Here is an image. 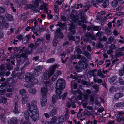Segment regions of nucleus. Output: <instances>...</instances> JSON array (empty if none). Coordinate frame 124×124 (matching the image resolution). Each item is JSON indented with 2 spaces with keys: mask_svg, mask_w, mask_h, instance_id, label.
<instances>
[{
  "mask_svg": "<svg viewBox=\"0 0 124 124\" xmlns=\"http://www.w3.org/2000/svg\"><path fill=\"white\" fill-rule=\"evenodd\" d=\"M75 49L76 52L78 53H82V51L79 48L78 46H77Z\"/></svg>",
  "mask_w": 124,
  "mask_h": 124,
  "instance_id": "nucleus-58",
  "label": "nucleus"
},
{
  "mask_svg": "<svg viewBox=\"0 0 124 124\" xmlns=\"http://www.w3.org/2000/svg\"><path fill=\"white\" fill-rule=\"evenodd\" d=\"M123 94L122 93H116L114 96L115 99L117 100L123 96Z\"/></svg>",
  "mask_w": 124,
  "mask_h": 124,
  "instance_id": "nucleus-20",
  "label": "nucleus"
},
{
  "mask_svg": "<svg viewBox=\"0 0 124 124\" xmlns=\"http://www.w3.org/2000/svg\"><path fill=\"white\" fill-rule=\"evenodd\" d=\"M118 89V87H116L115 86H113L110 88L109 91L111 92H114L116 91Z\"/></svg>",
  "mask_w": 124,
  "mask_h": 124,
  "instance_id": "nucleus-35",
  "label": "nucleus"
},
{
  "mask_svg": "<svg viewBox=\"0 0 124 124\" xmlns=\"http://www.w3.org/2000/svg\"><path fill=\"white\" fill-rule=\"evenodd\" d=\"M103 1V0H92V2L93 5H95V4L102 2Z\"/></svg>",
  "mask_w": 124,
  "mask_h": 124,
  "instance_id": "nucleus-27",
  "label": "nucleus"
},
{
  "mask_svg": "<svg viewBox=\"0 0 124 124\" xmlns=\"http://www.w3.org/2000/svg\"><path fill=\"white\" fill-rule=\"evenodd\" d=\"M26 90L24 89H22L20 91V93L21 94H23L26 93Z\"/></svg>",
  "mask_w": 124,
  "mask_h": 124,
  "instance_id": "nucleus-59",
  "label": "nucleus"
},
{
  "mask_svg": "<svg viewBox=\"0 0 124 124\" xmlns=\"http://www.w3.org/2000/svg\"><path fill=\"white\" fill-rule=\"evenodd\" d=\"M77 93L79 94V95L78 96V100H81L82 98V97L81 95L82 94V93L79 90H78L77 91Z\"/></svg>",
  "mask_w": 124,
  "mask_h": 124,
  "instance_id": "nucleus-41",
  "label": "nucleus"
},
{
  "mask_svg": "<svg viewBox=\"0 0 124 124\" xmlns=\"http://www.w3.org/2000/svg\"><path fill=\"white\" fill-rule=\"evenodd\" d=\"M81 67L80 68L78 66H77L75 67L76 70H77V71L78 72H80L81 71Z\"/></svg>",
  "mask_w": 124,
  "mask_h": 124,
  "instance_id": "nucleus-53",
  "label": "nucleus"
},
{
  "mask_svg": "<svg viewBox=\"0 0 124 124\" xmlns=\"http://www.w3.org/2000/svg\"><path fill=\"white\" fill-rule=\"evenodd\" d=\"M70 18L73 21L77 23L80 26H82L84 29H86V26L85 25H83V23L85 22V18L84 17H81L80 20L78 16H75L73 14H72L70 15Z\"/></svg>",
  "mask_w": 124,
  "mask_h": 124,
  "instance_id": "nucleus-2",
  "label": "nucleus"
},
{
  "mask_svg": "<svg viewBox=\"0 0 124 124\" xmlns=\"http://www.w3.org/2000/svg\"><path fill=\"white\" fill-rule=\"evenodd\" d=\"M93 88L95 90V91L97 92L98 91L99 88V86L96 85H94L93 86Z\"/></svg>",
  "mask_w": 124,
  "mask_h": 124,
  "instance_id": "nucleus-61",
  "label": "nucleus"
},
{
  "mask_svg": "<svg viewBox=\"0 0 124 124\" xmlns=\"http://www.w3.org/2000/svg\"><path fill=\"white\" fill-rule=\"evenodd\" d=\"M0 18L2 20V23L3 26L7 28L9 26V24L3 16L1 15Z\"/></svg>",
  "mask_w": 124,
  "mask_h": 124,
  "instance_id": "nucleus-11",
  "label": "nucleus"
},
{
  "mask_svg": "<svg viewBox=\"0 0 124 124\" xmlns=\"http://www.w3.org/2000/svg\"><path fill=\"white\" fill-rule=\"evenodd\" d=\"M85 57H83L81 59V60L82 61H79V65L81 68L83 69H86L88 66L87 64L83 61L82 59L85 60Z\"/></svg>",
  "mask_w": 124,
  "mask_h": 124,
  "instance_id": "nucleus-8",
  "label": "nucleus"
},
{
  "mask_svg": "<svg viewBox=\"0 0 124 124\" xmlns=\"http://www.w3.org/2000/svg\"><path fill=\"white\" fill-rule=\"evenodd\" d=\"M117 51H121V52H123V51H124V46L121 48L118 49Z\"/></svg>",
  "mask_w": 124,
  "mask_h": 124,
  "instance_id": "nucleus-64",
  "label": "nucleus"
},
{
  "mask_svg": "<svg viewBox=\"0 0 124 124\" xmlns=\"http://www.w3.org/2000/svg\"><path fill=\"white\" fill-rule=\"evenodd\" d=\"M80 6V8H82V5L81 4H75L74 6V8L75 9H78L79 8V7Z\"/></svg>",
  "mask_w": 124,
  "mask_h": 124,
  "instance_id": "nucleus-40",
  "label": "nucleus"
},
{
  "mask_svg": "<svg viewBox=\"0 0 124 124\" xmlns=\"http://www.w3.org/2000/svg\"><path fill=\"white\" fill-rule=\"evenodd\" d=\"M32 75L30 73H28L26 74L25 79L26 81L28 82V85H27L28 87L32 86L33 85L37 84L38 82V80L36 78L31 79Z\"/></svg>",
  "mask_w": 124,
  "mask_h": 124,
  "instance_id": "nucleus-3",
  "label": "nucleus"
},
{
  "mask_svg": "<svg viewBox=\"0 0 124 124\" xmlns=\"http://www.w3.org/2000/svg\"><path fill=\"white\" fill-rule=\"evenodd\" d=\"M122 116L117 115V121L120 122L122 121Z\"/></svg>",
  "mask_w": 124,
  "mask_h": 124,
  "instance_id": "nucleus-47",
  "label": "nucleus"
},
{
  "mask_svg": "<svg viewBox=\"0 0 124 124\" xmlns=\"http://www.w3.org/2000/svg\"><path fill=\"white\" fill-rule=\"evenodd\" d=\"M112 6L113 7H116L117 6L118 2L117 0H114L112 3Z\"/></svg>",
  "mask_w": 124,
  "mask_h": 124,
  "instance_id": "nucleus-29",
  "label": "nucleus"
},
{
  "mask_svg": "<svg viewBox=\"0 0 124 124\" xmlns=\"http://www.w3.org/2000/svg\"><path fill=\"white\" fill-rule=\"evenodd\" d=\"M0 118L1 121L3 122H5L6 121V117L4 114H1L0 115Z\"/></svg>",
  "mask_w": 124,
  "mask_h": 124,
  "instance_id": "nucleus-26",
  "label": "nucleus"
},
{
  "mask_svg": "<svg viewBox=\"0 0 124 124\" xmlns=\"http://www.w3.org/2000/svg\"><path fill=\"white\" fill-rule=\"evenodd\" d=\"M55 61V59L52 58L47 60L46 61V62L48 63H51L54 62Z\"/></svg>",
  "mask_w": 124,
  "mask_h": 124,
  "instance_id": "nucleus-38",
  "label": "nucleus"
},
{
  "mask_svg": "<svg viewBox=\"0 0 124 124\" xmlns=\"http://www.w3.org/2000/svg\"><path fill=\"white\" fill-rule=\"evenodd\" d=\"M57 64H54L51 66L49 69V71L53 75L56 69L58 67Z\"/></svg>",
  "mask_w": 124,
  "mask_h": 124,
  "instance_id": "nucleus-10",
  "label": "nucleus"
},
{
  "mask_svg": "<svg viewBox=\"0 0 124 124\" xmlns=\"http://www.w3.org/2000/svg\"><path fill=\"white\" fill-rule=\"evenodd\" d=\"M28 14V13L27 12H26L22 14L20 16V18H24V17Z\"/></svg>",
  "mask_w": 124,
  "mask_h": 124,
  "instance_id": "nucleus-56",
  "label": "nucleus"
},
{
  "mask_svg": "<svg viewBox=\"0 0 124 124\" xmlns=\"http://www.w3.org/2000/svg\"><path fill=\"white\" fill-rule=\"evenodd\" d=\"M48 4L47 3H44L42 5L40 6V9L41 10L44 9V12L45 13L46 12V13L48 14Z\"/></svg>",
  "mask_w": 124,
  "mask_h": 124,
  "instance_id": "nucleus-12",
  "label": "nucleus"
},
{
  "mask_svg": "<svg viewBox=\"0 0 124 124\" xmlns=\"http://www.w3.org/2000/svg\"><path fill=\"white\" fill-rule=\"evenodd\" d=\"M64 116L65 118V119L67 120L69 118V110L67 108L66 109L65 111V112Z\"/></svg>",
  "mask_w": 124,
  "mask_h": 124,
  "instance_id": "nucleus-25",
  "label": "nucleus"
},
{
  "mask_svg": "<svg viewBox=\"0 0 124 124\" xmlns=\"http://www.w3.org/2000/svg\"><path fill=\"white\" fill-rule=\"evenodd\" d=\"M116 48V47L115 45L113 44H111L109 46V50L108 51L107 53L109 54H111L113 52V50Z\"/></svg>",
  "mask_w": 124,
  "mask_h": 124,
  "instance_id": "nucleus-15",
  "label": "nucleus"
},
{
  "mask_svg": "<svg viewBox=\"0 0 124 124\" xmlns=\"http://www.w3.org/2000/svg\"><path fill=\"white\" fill-rule=\"evenodd\" d=\"M98 76L101 77L102 78L104 77V75L102 73V71L100 70H99L98 71Z\"/></svg>",
  "mask_w": 124,
  "mask_h": 124,
  "instance_id": "nucleus-44",
  "label": "nucleus"
},
{
  "mask_svg": "<svg viewBox=\"0 0 124 124\" xmlns=\"http://www.w3.org/2000/svg\"><path fill=\"white\" fill-rule=\"evenodd\" d=\"M4 69V65L2 64L0 66V75H2L3 74H4L3 73V71Z\"/></svg>",
  "mask_w": 124,
  "mask_h": 124,
  "instance_id": "nucleus-28",
  "label": "nucleus"
},
{
  "mask_svg": "<svg viewBox=\"0 0 124 124\" xmlns=\"http://www.w3.org/2000/svg\"><path fill=\"white\" fill-rule=\"evenodd\" d=\"M57 42L58 41L56 39H54L53 41V45L55 46H56L57 44Z\"/></svg>",
  "mask_w": 124,
  "mask_h": 124,
  "instance_id": "nucleus-57",
  "label": "nucleus"
},
{
  "mask_svg": "<svg viewBox=\"0 0 124 124\" xmlns=\"http://www.w3.org/2000/svg\"><path fill=\"white\" fill-rule=\"evenodd\" d=\"M56 96L55 95H54L53 96L52 98V101L53 103H54L56 101Z\"/></svg>",
  "mask_w": 124,
  "mask_h": 124,
  "instance_id": "nucleus-51",
  "label": "nucleus"
},
{
  "mask_svg": "<svg viewBox=\"0 0 124 124\" xmlns=\"http://www.w3.org/2000/svg\"><path fill=\"white\" fill-rule=\"evenodd\" d=\"M29 91L31 93L33 94H35L36 93V90L34 89H30L29 90Z\"/></svg>",
  "mask_w": 124,
  "mask_h": 124,
  "instance_id": "nucleus-46",
  "label": "nucleus"
},
{
  "mask_svg": "<svg viewBox=\"0 0 124 124\" xmlns=\"http://www.w3.org/2000/svg\"><path fill=\"white\" fill-rule=\"evenodd\" d=\"M65 81L64 80L59 79L57 80L56 83V92L58 99H60L61 98L62 90L65 88Z\"/></svg>",
  "mask_w": 124,
  "mask_h": 124,
  "instance_id": "nucleus-1",
  "label": "nucleus"
},
{
  "mask_svg": "<svg viewBox=\"0 0 124 124\" xmlns=\"http://www.w3.org/2000/svg\"><path fill=\"white\" fill-rule=\"evenodd\" d=\"M29 115L32 120L36 121L39 119V113L38 110H29Z\"/></svg>",
  "mask_w": 124,
  "mask_h": 124,
  "instance_id": "nucleus-4",
  "label": "nucleus"
},
{
  "mask_svg": "<svg viewBox=\"0 0 124 124\" xmlns=\"http://www.w3.org/2000/svg\"><path fill=\"white\" fill-rule=\"evenodd\" d=\"M41 92L42 95H46L47 93V90L46 87H43L41 89Z\"/></svg>",
  "mask_w": 124,
  "mask_h": 124,
  "instance_id": "nucleus-21",
  "label": "nucleus"
},
{
  "mask_svg": "<svg viewBox=\"0 0 124 124\" xmlns=\"http://www.w3.org/2000/svg\"><path fill=\"white\" fill-rule=\"evenodd\" d=\"M57 113V108H53V109L50 111V115L51 116L55 115Z\"/></svg>",
  "mask_w": 124,
  "mask_h": 124,
  "instance_id": "nucleus-16",
  "label": "nucleus"
},
{
  "mask_svg": "<svg viewBox=\"0 0 124 124\" xmlns=\"http://www.w3.org/2000/svg\"><path fill=\"white\" fill-rule=\"evenodd\" d=\"M92 27L95 30L99 31L100 29V27L98 26H92Z\"/></svg>",
  "mask_w": 124,
  "mask_h": 124,
  "instance_id": "nucleus-48",
  "label": "nucleus"
},
{
  "mask_svg": "<svg viewBox=\"0 0 124 124\" xmlns=\"http://www.w3.org/2000/svg\"><path fill=\"white\" fill-rule=\"evenodd\" d=\"M52 75L49 70H46L43 73L42 79L43 80H47Z\"/></svg>",
  "mask_w": 124,
  "mask_h": 124,
  "instance_id": "nucleus-7",
  "label": "nucleus"
},
{
  "mask_svg": "<svg viewBox=\"0 0 124 124\" xmlns=\"http://www.w3.org/2000/svg\"><path fill=\"white\" fill-rule=\"evenodd\" d=\"M124 54V53L121 51H117V53L116 54V56L117 57H120L123 56Z\"/></svg>",
  "mask_w": 124,
  "mask_h": 124,
  "instance_id": "nucleus-36",
  "label": "nucleus"
},
{
  "mask_svg": "<svg viewBox=\"0 0 124 124\" xmlns=\"http://www.w3.org/2000/svg\"><path fill=\"white\" fill-rule=\"evenodd\" d=\"M33 74L34 76L36 77L39 76L40 74V73L36 71L35 70Z\"/></svg>",
  "mask_w": 124,
  "mask_h": 124,
  "instance_id": "nucleus-52",
  "label": "nucleus"
},
{
  "mask_svg": "<svg viewBox=\"0 0 124 124\" xmlns=\"http://www.w3.org/2000/svg\"><path fill=\"white\" fill-rule=\"evenodd\" d=\"M119 81L120 85H124V81L123 79L120 78L119 79Z\"/></svg>",
  "mask_w": 124,
  "mask_h": 124,
  "instance_id": "nucleus-49",
  "label": "nucleus"
},
{
  "mask_svg": "<svg viewBox=\"0 0 124 124\" xmlns=\"http://www.w3.org/2000/svg\"><path fill=\"white\" fill-rule=\"evenodd\" d=\"M18 105L17 104H15V107L13 109V111L15 114L18 113H19L17 108Z\"/></svg>",
  "mask_w": 124,
  "mask_h": 124,
  "instance_id": "nucleus-30",
  "label": "nucleus"
},
{
  "mask_svg": "<svg viewBox=\"0 0 124 124\" xmlns=\"http://www.w3.org/2000/svg\"><path fill=\"white\" fill-rule=\"evenodd\" d=\"M5 16L7 20L9 21H12L13 20V17L11 15L8 13L6 14Z\"/></svg>",
  "mask_w": 124,
  "mask_h": 124,
  "instance_id": "nucleus-18",
  "label": "nucleus"
},
{
  "mask_svg": "<svg viewBox=\"0 0 124 124\" xmlns=\"http://www.w3.org/2000/svg\"><path fill=\"white\" fill-rule=\"evenodd\" d=\"M34 48V44H30L28 46L27 49L25 50L24 52L27 54H31L33 52Z\"/></svg>",
  "mask_w": 124,
  "mask_h": 124,
  "instance_id": "nucleus-6",
  "label": "nucleus"
},
{
  "mask_svg": "<svg viewBox=\"0 0 124 124\" xmlns=\"http://www.w3.org/2000/svg\"><path fill=\"white\" fill-rule=\"evenodd\" d=\"M117 76H114L110 78L109 81L110 83H112L114 81L117 79Z\"/></svg>",
  "mask_w": 124,
  "mask_h": 124,
  "instance_id": "nucleus-24",
  "label": "nucleus"
},
{
  "mask_svg": "<svg viewBox=\"0 0 124 124\" xmlns=\"http://www.w3.org/2000/svg\"><path fill=\"white\" fill-rule=\"evenodd\" d=\"M5 9L3 7H0V12L3 13L5 11Z\"/></svg>",
  "mask_w": 124,
  "mask_h": 124,
  "instance_id": "nucleus-63",
  "label": "nucleus"
},
{
  "mask_svg": "<svg viewBox=\"0 0 124 124\" xmlns=\"http://www.w3.org/2000/svg\"><path fill=\"white\" fill-rule=\"evenodd\" d=\"M115 105L118 107H123L124 106V103L123 102H118L115 104Z\"/></svg>",
  "mask_w": 124,
  "mask_h": 124,
  "instance_id": "nucleus-34",
  "label": "nucleus"
},
{
  "mask_svg": "<svg viewBox=\"0 0 124 124\" xmlns=\"http://www.w3.org/2000/svg\"><path fill=\"white\" fill-rule=\"evenodd\" d=\"M37 105V101L34 100L31 102V104L30 103H28L26 104L27 108L29 110H38Z\"/></svg>",
  "mask_w": 124,
  "mask_h": 124,
  "instance_id": "nucleus-5",
  "label": "nucleus"
},
{
  "mask_svg": "<svg viewBox=\"0 0 124 124\" xmlns=\"http://www.w3.org/2000/svg\"><path fill=\"white\" fill-rule=\"evenodd\" d=\"M57 120V118L56 116H53L49 124H55Z\"/></svg>",
  "mask_w": 124,
  "mask_h": 124,
  "instance_id": "nucleus-22",
  "label": "nucleus"
},
{
  "mask_svg": "<svg viewBox=\"0 0 124 124\" xmlns=\"http://www.w3.org/2000/svg\"><path fill=\"white\" fill-rule=\"evenodd\" d=\"M17 39L19 40H21L23 39V36L21 34L17 36Z\"/></svg>",
  "mask_w": 124,
  "mask_h": 124,
  "instance_id": "nucleus-55",
  "label": "nucleus"
},
{
  "mask_svg": "<svg viewBox=\"0 0 124 124\" xmlns=\"http://www.w3.org/2000/svg\"><path fill=\"white\" fill-rule=\"evenodd\" d=\"M7 101V99L6 98H2L1 100L0 101V102H2L4 103H6Z\"/></svg>",
  "mask_w": 124,
  "mask_h": 124,
  "instance_id": "nucleus-50",
  "label": "nucleus"
},
{
  "mask_svg": "<svg viewBox=\"0 0 124 124\" xmlns=\"http://www.w3.org/2000/svg\"><path fill=\"white\" fill-rule=\"evenodd\" d=\"M54 11L57 13H58L59 12V9L58 8V6L57 5H55L54 7Z\"/></svg>",
  "mask_w": 124,
  "mask_h": 124,
  "instance_id": "nucleus-42",
  "label": "nucleus"
},
{
  "mask_svg": "<svg viewBox=\"0 0 124 124\" xmlns=\"http://www.w3.org/2000/svg\"><path fill=\"white\" fill-rule=\"evenodd\" d=\"M109 5V1L108 0L105 1L102 4V6L104 8H105Z\"/></svg>",
  "mask_w": 124,
  "mask_h": 124,
  "instance_id": "nucleus-32",
  "label": "nucleus"
},
{
  "mask_svg": "<svg viewBox=\"0 0 124 124\" xmlns=\"http://www.w3.org/2000/svg\"><path fill=\"white\" fill-rule=\"evenodd\" d=\"M41 105L42 106H45L46 104L47 100L45 96H43L42 98Z\"/></svg>",
  "mask_w": 124,
  "mask_h": 124,
  "instance_id": "nucleus-17",
  "label": "nucleus"
},
{
  "mask_svg": "<svg viewBox=\"0 0 124 124\" xmlns=\"http://www.w3.org/2000/svg\"><path fill=\"white\" fill-rule=\"evenodd\" d=\"M42 39L40 38L38 39H37L36 42V44L37 45L40 44L42 41Z\"/></svg>",
  "mask_w": 124,
  "mask_h": 124,
  "instance_id": "nucleus-54",
  "label": "nucleus"
},
{
  "mask_svg": "<svg viewBox=\"0 0 124 124\" xmlns=\"http://www.w3.org/2000/svg\"><path fill=\"white\" fill-rule=\"evenodd\" d=\"M5 90L4 89L1 88L0 90V95H3L5 93Z\"/></svg>",
  "mask_w": 124,
  "mask_h": 124,
  "instance_id": "nucleus-62",
  "label": "nucleus"
},
{
  "mask_svg": "<svg viewBox=\"0 0 124 124\" xmlns=\"http://www.w3.org/2000/svg\"><path fill=\"white\" fill-rule=\"evenodd\" d=\"M65 25L64 23H58V24H57V26H59L60 27L62 28H63Z\"/></svg>",
  "mask_w": 124,
  "mask_h": 124,
  "instance_id": "nucleus-43",
  "label": "nucleus"
},
{
  "mask_svg": "<svg viewBox=\"0 0 124 124\" xmlns=\"http://www.w3.org/2000/svg\"><path fill=\"white\" fill-rule=\"evenodd\" d=\"M11 122L12 123H16L17 122V119L16 117H13L11 119Z\"/></svg>",
  "mask_w": 124,
  "mask_h": 124,
  "instance_id": "nucleus-31",
  "label": "nucleus"
},
{
  "mask_svg": "<svg viewBox=\"0 0 124 124\" xmlns=\"http://www.w3.org/2000/svg\"><path fill=\"white\" fill-rule=\"evenodd\" d=\"M68 37L70 40L72 41L75 40V39L72 36H68Z\"/></svg>",
  "mask_w": 124,
  "mask_h": 124,
  "instance_id": "nucleus-60",
  "label": "nucleus"
},
{
  "mask_svg": "<svg viewBox=\"0 0 124 124\" xmlns=\"http://www.w3.org/2000/svg\"><path fill=\"white\" fill-rule=\"evenodd\" d=\"M61 30L59 28H58L56 30V32L55 34V37L56 38L59 37L61 39L63 38L62 33L61 32Z\"/></svg>",
  "mask_w": 124,
  "mask_h": 124,
  "instance_id": "nucleus-9",
  "label": "nucleus"
},
{
  "mask_svg": "<svg viewBox=\"0 0 124 124\" xmlns=\"http://www.w3.org/2000/svg\"><path fill=\"white\" fill-rule=\"evenodd\" d=\"M43 67L41 66H39L36 67L35 70L36 71L41 73L42 71Z\"/></svg>",
  "mask_w": 124,
  "mask_h": 124,
  "instance_id": "nucleus-23",
  "label": "nucleus"
},
{
  "mask_svg": "<svg viewBox=\"0 0 124 124\" xmlns=\"http://www.w3.org/2000/svg\"><path fill=\"white\" fill-rule=\"evenodd\" d=\"M58 121H61L62 122H63L64 119L63 116L62 115H60L58 117Z\"/></svg>",
  "mask_w": 124,
  "mask_h": 124,
  "instance_id": "nucleus-39",
  "label": "nucleus"
},
{
  "mask_svg": "<svg viewBox=\"0 0 124 124\" xmlns=\"http://www.w3.org/2000/svg\"><path fill=\"white\" fill-rule=\"evenodd\" d=\"M119 74L121 76L124 75V65H123L122 69H121L119 71Z\"/></svg>",
  "mask_w": 124,
  "mask_h": 124,
  "instance_id": "nucleus-33",
  "label": "nucleus"
},
{
  "mask_svg": "<svg viewBox=\"0 0 124 124\" xmlns=\"http://www.w3.org/2000/svg\"><path fill=\"white\" fill-rule=\"evenodd\" d=\"M18 5L17 3H16V1L13 2V3H10V5L12 7V9L13 10V11L14 12L16 11V9L14 8V7H13V5L14 6V5Z\"/></svg>",
  "mask_w": 124,
  "mask_h": 124,
  "instance_id": "nucleus-37",
  "label": "nucleus"
},
{
  "mask_svg": "<svg viewBox=\"0 0 124 124\" xmlns=\"http://www.w3.org/2000/svg\"><path fill=\"white\" fill-rule=\"evenodd\" d=\"M69 30L71 34H74L75 33V26L72 23L70 24L69 27Z\"/></svg>",
  "mask_w": 124,
  "mask_h": 124,
  "instance_id": "nucleus-13",
  "label": "nucleus"
},
{
  "mask_svg": "<svg viewBox=\"0 0 124 124\" xmlns=\"http://www.w3.org/2000/svg\"><path fill=\"white\" fill-rule=\"evenodd\" d=\"M58 76L55 75L53 76L52 78V80L53 81H55L58 78Z\"/></svg>",
  "mask_w": 124,
  "mask_h": 124,
  "instance_id": "nucleus-45",
  "label": "nucleus"
},
{
  "mask_svg": "<svg viewBox=\"0 0 124 124\" xmlns=\"http://www.w3.org/2000/svg\"><path fill=\"white\" fill-rule=\"evenodd\" d=\"M31 38V36L30 34H28L26 36L22 39V42L23 44H25L27 43Z\"/></svg>",
  "mask_w": 124,
  "mask_h": 124,
  "instance_id": "nucleus-14",
  "label": "nucleus"
},
{
  "mask_svg": "<svg viewBox=\"0 0 124 124\" xmlns=\"http://www.w3.org/2000/svg\"><path fill=\"white\" fill-rule=\"evenodd\" d=\"M22 104H24L27 102L28 100V97L27 95H23L22 97Z\"/></svg>",
  "mask_w": 124,
  "mask_h": 124,
  "instance_id": "nucleus-19",
  "label": "nucleus"
}]
</instances>
